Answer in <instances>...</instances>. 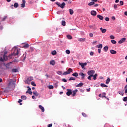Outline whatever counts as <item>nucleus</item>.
Instances as JSON below:
<instances>
[{"instance_id":"52","label":"nucleus","mask_w":127,"mask_h":127,"mask_svg":"<svg viewBox=\"0 0 127 127\" xmlns=\"http://www.w3.org/2000/svg\"><path fill=\"white\" fill-rule=\"evenodd\" d=\"M76 79L74 77H70L69 79V81H72V80H75Z\"/></svg>"},{"instance_id":"57","label":"nucleus","mask_w":127,"mask_h":127,"mask_svg":"<svg viewBox=\"0 0 127 127\" xmlns=\"http://www.w3.org/2000/svg\"><path fill=\"white\" fill-rule=\"evenodd\" d=\"M62 81H63V82H64L65 83H66V82H67V80H66V79H65V78H63L62 79Z\"/></svg>"},{"instance_id":"58","label":"nucleus","mask_w":127,"mask_h":127,"mask_svg":"<svg viewBox=\"0 0 127 127\" xmlns=\"http://www.w3.org/2000/svg\"><path fill=\"white\" fill-rule=\"evenodd\" d=\"M93 36H94V35L93 34V33H90L89 34V36H90V37H93Z\"/></svg>"},{"instance_id":"16","label":"nucleus","mask_w":127,"mask_h":127,"mask_svg":"<svg viewBox=\"0 0 127 127\" xmlns=\"http://www.w3.org/2000/svg\"><path fill=\"white\" fill-rule=\"evenodd\" d=\"M100 86L102 87V88H108V85L105 84L104 83H101L100 84Z\"/></svg>"},{"instance_id":"26","label":"nucleus","mask_w":127,"mask_h":127,"mask_svg":"<svg viewBox=\"0 0 127 127\" xmlns=\"http://www.w3.org/2000/svg\"><path fill=\"white\" fill-rule=\"evenodd\" d=\"M72 76H74V77H78V76H79V74L77 72H74L72 74Z\"/></svg>"},{"instance_id":"17","label":"nucleus","mask_w":127,"mask_h":127,"mask_svg":"<svg viewBox=\"0 0 127 127\" xmlns=\"http://www.w3.org/2000/svg\"><path fill=\"white\" fill-rule=\"evenodd\" d=\"M84 85V83L80 82L77 85H76V87H82Z\"/></svg>"},{"instance_id":"56","label":"nucleus","mask_w":127,"mask_h":127,"mask_svg":"<svg viewBox=\"0 0 127 127\" xmlns=\"http://www.w3.org/2000/svg\"><path fill=\"white\" fill-rule=\"evenodd\" d=\"M105 20L106 21H109L110 20V18H109V17H106Z\"/></svg>"},{"instance_id":"60","label":"nucleus","mask_w":127,"mask_h":127,"mask_svg":"<svg viewBox=\"0 0 127 127\" xmlns=\"http://www.w3.org/2000/svg\"><path fill=\"white\" fill-rule=\"evenodd\" d=\"M25 7V4L22 3L21 4V7Z\"/></svg>"},{"instance_id":"20","label":"nucleus","mask_w":127,"mask_h":127,"mask_svg":"<svg viewBox=\"0 0 127 127\" xmlns=\"http://www.w3.org/2000/svg\"><path fill=\"white\" fill-rule=\"evenodd\" d=\"M103 49H104L105 52H107L108 50H109V47L105 46V47H104Z\"/></svg>"},{"instance_id":"42","label":"nucleus","mask_w":127,"mask_h":127,"mask_svg":"<svg viewBox=\"0 0 127 127\" xmlns=\"http://www.w3.org/2000/svg\"><path fill=\"white\" fill-rule=\"evenodd\" d=\"M125 94H127V84L126 85V86H125Z\"/></svg>"},{"instance_id":"3","label":"nucleus","mask_w":127,"mask_h":127,"mask_svg":"<svg viewBox=\"0 0 127 127\" xmlns=\"http://www.w3.org/2000/svg\"><path fill=\"white\" fill-rule=\"evenodd\" d=\"M19 53V51H18V49H15L13 52V55L16 56V55H18Z\"/></svg>"},{"instance_id":"31","label":"nucleus","mask_w":127,"mask_h":127,"mask_svg":"<svg viewBox=\"0 0 127 127\" xmlns=\"http://www.w3.org/2000/svg\"><path fill=\"white\" fill-rule=\"evenodd\" d=\"M79 65L81 66V67L82 69H84V67H85V65H84V64L83 63H79Z\"/></svg>"},{"instance_id":"6","label":"nucleus","mask_w":127,"mask_h":127,"mask_svg":"<svg viewBox=\"0 0 127 127\" xmlns=\"http://www.w3.org/2000/svg\"><path fill=\"white\" fill-rule=\"evenodd\" d=\"M126 40L127 39L126 38H123L118 42V43H119V44H122V43H124Z\"/></svg>"},{"instance_id":"2","label":"nucleus","mask_w":127,"mask_h":127,"mask_svg":"<svg viewBox=\"0 0 127 127\" xmlns=\"http://www.w3.org/2000/svg\"><path fill=\"white\" fill-rule=\"evenodd\" d=\"M12 59V55H9L8 57L6 55H3V59L4 61H6V60H8V59Z\"/></svg>"},{"instance_id":"44","label":"nucleus","mask_w":127,"mask_h":127,"mask_svg":"<svg viewBox=\"0 0 127 127\" xmlns=\"http://www.w3.org/2000/svg\"><path fill=\"white\" fill-rule=\"evenodd\" d=\"M0 61L1 62H3V61H4V59L2 58V57H0Z\"/></svg>"},{"instance_id":"46","label":"nucleus","mask_w":127,"mask_h":127,"mask_svg":"<svg viewBox=\"0 0 127 127\" xmlns=\"http://www.w3.org/2000/svg\"><path fill=\"white\" fill-rule=\"evenodd\" d=\"M57 73L58 74V75H62V71H58Z\"/></svg>"},{"instance_id":"38","label":"nucleus","mask_w":127,"mask_h":127,"mask_svg":"<svg viewBox=\"0 0 127 127\" xmlns=\"http://www.w3.org/2000/svg\"><path fill=\"white\" fill-rule=\"evenodd\" d=\"M66 36L68 39H72V36L70 35H67Z\"/></svg>"},{"instance_id":"53","label":"nucleus","mask_w":127,"mask_h":127,"mask_svg":"<svg viewBox=\"0 0 127 127\" xmlns=\"http://www.w3.org/2000/svg\"><path fill=\"white\" fill-rule=\"evenodd\" d=\"M120 5H124V1H120Z\"/></svg>"},{"instance_id":"50","label":"nucleus","mask_w":127,"mask_h":127,"mask_svg":"<svg viewBox=\"0 0 127 127\" xmlns=\"http://www.w3.org/2000/svg\"><path fill=\"white\" fill-rule=\"evenodd\" d=\"M49 89H54V86H53V85H50L49 86Z\"/></svg>"},{"instance_id":"28","label":"nucleus","mask_w":127,"mask_h":127,"mask_svg":"<svg viewBox=\"0 0 127 127\" xmlns=\"http://www.w3.org/2000/svg\"><path fill=\"white\" fill-rule=\"evenodd\" d=\"M85 40H86V38H80L78 39V41H79L80 42L82 41H85Z\"/></svg>"},{"instance_id":"15","label":"nucleus","mask_w":127,"mask_h":127,"mask_svg":"<svg viewBox=\"0 0 127 127\" xmlns=\"http://www.w3.org/2000/svg\"><path fill=\"white\" fill-rule=\"evenodd\" d=\"M39 108L40 110H41L42 112H44L45 110L44 109V107H43L41 105H39Z\"/></svg>"},{"instance_id":"25","label":"nucleus","mask_w":127,"mask_h":127,"mask_svg":"<svg viewBox=\"0 0 127 127\" xmlns=\"http://www.w3.org/2000/svg\"><path fill=\"white\" fill-rule=\"evenodd\" d=\"M69 13L71 15H72L74 13V11L73 9H69Z\"/></svg>"},{"instance_id":"37","label":"nucleus","mask_w":127,"mask_h":127,"mask_svg":"<svg viewBox=\"0 0 127 127\" xmlns=\"http://www.w3.org/2000/svg\"><path fill=\"white\" fill-rule=\"evenodd\" d=\"M31 85H32V86H34L35 87H36V84H35V82H34V81H32L31 82Z\"/></svg>"},{"instance_id":"40","label":"nucleus","mask_w":127,"mask_h":127,"mask_svg":"<svg viewBox=\"0 0 127 127\" xmlns=\"http://www.w3.org/2000/svg\"><path fill=\"white\" fill-rule=\"evenodd\" d=\"M111 42L113 44H116V43H117V41H116L115 40H111Z\"/></svg>"},{"instance_id":"24","label":"nucleus","mask_w":127,"mask_h":127,"mask_svg":"<svg viewBox=\"0 0 127 127\" xmlns=\"http://www.w3.org/2000/svg\"><path fill=\"white\" fill-rule=\"evenodd\" d=\"M14 7H15V8L18 7V3H17V2L14 3Z\"/></svg>"},{"instance_id":"54","label":"nucleus","mask_w":127,"mask_h":127,"mask_svg":"<svg viewBox=\"0 0 127 127\" xmlns=\"http://www.w3.org/2000/svg\"><path fill=\"white\" fill-rule=\"evenodd\" d=\"M114 7L116 9L118 8V5L116 4H115L114 5Z\"/></svg>"},{"instance_id":"55","label":"nucleus","mask_w":127,"mask_h":127,"mask_svg":"<svg viewBox=\"0 0 127 127\" xmlns=\"http://www.w3.org/2000/svg\"><path fill=\"white\" fill-rule=\"evenodd\" d=\"M110 38L111 39H115V36H114V35H111Z\"/></svg>"},{"instance_id":"43","label":"nucleus","mask_w":127,"mask_h":127,"mask_svg":"<svg viewBox=\"0 0 127 127\" xmlns=\"http://www.w3.org/2000/svg\"><path fill=\"white\" fill-rule=\"evenodd\" d=\"M93 75H89L88 77H87V79L88 80H91V78H92V77H93Z\"/></svg>"},{"instance_id":"22","label":"nucleus","mask_w":127,"mask_h":127,"mask_svg":"<svg viewBox=\"0 0 127 127\" xmlns=\"http://www.w3.org/2000/svg\"><path fill=\"white\" fill-rule=\"evenodd\" d=\"M110 82H111V79L108 77L106 80V84L108 85L110 83Z\"/></svg>"},{"instance_id":"4","label":"nucleus","mask_w":127,"mask_h":127,"mask_svg":"<svg viewBox=\"0 0 127 127\" xmlns=\"http://www.w3.org/2000/svg\"><path fill=\"white\" fill-rule=\"evenodd\" d=\"M33 77L30 76L27 78V79L26 80V83H29V82H31V81H33Z\"/></svg>"},{"instance_id":"59","label":"nucleus","mask_w":127,"mask_h":127,"mask_svg":"<svg viewBox=\"0 0 127 127\" xmlns=\"http://www.w3.org/2000/svg\"><path fill=\"white\" fill-rule=\"evenodd\" d=\"M90 55L91 56H93L94 55V52H91L90 53Z\"/></svg>"},{"instance_id":"14","label":"nucleus","mask_w":127,"mask_h":127,"mask_svg":"<svg viewBox=\"0 0 127 127\" xmlns=\"http://www.w3.org/2000/svg\"><path fill=\"white\" fill-rule=\"evenodd\" d=\"M100 30L102 33H106L107 32V29H103V28H100Z\"/></svg>"},{"instance_id":"1","label":"nucleus","mask_w":127,"mask_h":127,"mask_svg":"<svg viewBox=\"0 0 127 127\" xmlns=\"http://www.w3.org/2000/svg\"><path fill=\"white\" fill-rule=\"evenodd\" d=\"M56 4L58 5V6H60L61 8H64V7H65V5H66V4L64 2H63L62 4H60L59 2H56Z\"/></svg>"},{"instance_id":"30","label":"nucleus","mask_w":127,"mask_h":127,"mask_svg":"<svg viewBox=\"0 0 127 127\" xmlns=\"http://www.w3.org/2000/svg\"><path fill=\"white\" fill-rule=\"evenodd\" d=\"M97 48L102 49V48H103V45H102V44L98 45L97 46Z\"/></svg>"},{"instance_id":"21","label":"nucleus","mask_w":127,"mask_h":127,"mask_svg":"<svg viewBox=\"0 0 127 127\" xmlns=\"http://www.w3.org/2000/svg\"><path fill=\"white\" fill-rule=\"evenodd\" d=\"M33 94L35 96H36V97L39 96V93H38L37 92V91H34V92H33Z\"/></svg>"},{"instance_id":"19","label":"nucleus","mask_w":127,"mask_h":127,"mask_svg":"<svg viewBox=\"0 0 127 127\" xmlns=\"http://www.w3.org/2000/svg\"><path fill=\"white\" fill-rule=\"evenodd\" d=\"M110 53H111V54H117V51L114 50H111Z\"/></svg>"},{"instance_id":"64","label":"nucleus","mask_w":127,"mask_h":127,"mask_svg":"<svg viewBox=\"0 0 127 127\" xmlns=\"http://www.w3.org/2000/svg\"><path fill=\"white\" fill-rule=\"evenodd\" d=\"M98 53H99L100 54V53H101V49H98Z\"/></svg>"},{"instance_id":"8","label":"nucleus","mask_w":127,"mask_h":127,"mask_svg":"<svg viewBox=\"0 0 127 127\" xmlns=\"http://www.w3.org/2000/svg\"><path fill=\"white\" fill-rule=\"evenodd\" d=\"M67 96H70L72 95V90L67 89V92H66Z\"/></svg>"},{"instance_id":"9","label":"nucleus","mask_w":127,"mask_h":127,"mask_svg":"<svg viewBox=\"0 0 127 127\" xmlns=\"http://www.w3.org/2000/svg\"><path fill=\"white\" fill-rule=\"evenodd\" d=\"M22 44H25L23 46V48H28V47H29V44L28 43L25 44V43H23Z\"/></svg>"},{"instance_id":"33","label":"nucleus","mask_w":127,"mask_h":127,"mask_svg":"<svg viewBox=\"0 0 127 127\" xmlns=\"http://www.w3.org/2000/svg\"><path fill=\"white\" fill-rule=\"evenodd\" d=\"M82 115L83 116V117H84V118H87V117H88V115H87V114H86V113L83 112L82 113Z\"/></svg>"},{"instance_id":"48","label":"nucleus","mask_w":127,"mask_h":127,"mask_svg":"<svg viewBox=\"0 0 127 127\" xmlns=\"http://www.w3.org/2000/svg\"><path fill=\"white\" fill-rule=\"evenodd\" d=\"M65 52H66V54H69L70 53V50H66Z\"/></svg>"},{"instance_id":"41","label":"nucleus","mask_w":127,"mask_h":127,"mask_svg":"<svg viewBox=\"0 0 127 127\" xmlns=\"http://www.w3.org/2000/svg\"><path fill=\"white\" fill-rule=\"evenodd\" d=\"M12 71L14 72L15 73H16V72H17V69L16 68H13L12 69Z\"/></svg>"},{"instance_id":"61","label":"nucleus","mask_w":127,"mask_h":127,"mask_svg":"<svg viewBox=\"0 0 127 127\" xmlns=\"http://www.w3.org/2000/svg\"><path fill=\"white\" fill-rule=\"evenodd\" d=\"M112 19H113V20H116V17H115V16H112Z\"/></svg>"},{"instance_id":"27","label":"nucleus","mask_w":127,"mask_h":127,"mask_svg":"<svg viewBox=\"0 0 127 127\" xmlns=\"http://www.w3.org/2000/svg\"><path fill=\"white\" fill-rule=\"evenodd\" d=\"M28 94H29V95H32V91H31V88H29L28 89Z\"/></svg>"},{"instance_id":"12","label":"nucleus","mask_w":127,"mask_h":127,"mask_svg":"<svg viewBox=\"0 0 127 127\" xmlns=\"http://www.w3.org/2000/svg\"><path fill=\"white\" fill-rule=\"evenodd\" d=\"M77 92H78V90L75 89V90L72 91V97H75L76 95V94L77 93Z\"/></svg>"},{"instance_id":"34","label":"nucleus","mask_w":127,"mask_h":127,"mask_svg":"<svg viewBox=\"0 0 127 127\" xmlns=\"http://www.w3.org/2000/svg\"><path fill=\"white\" fill-rule=\"evenodd\" d=\"M97 76H98L97 74H95V75L93 74V80H96L97 79Z\"/></svg>"},{"instance_id":"10","label":"nucleus","mask_w":127,"mask_h":127,"mask_svg":"<svg viewBox=\"0 0 127 127\" xmlns=\"http://www.w3.org/2000/svg\"><path fill=\"white\" fill-rule=\"evenodd\" d=\"M91 15L96 16V15H97V12L95 10H92L91 11Z\"/></svg>"},{"instance_id":"11","label":"nucleus","mask_w":127,"mask_h":127,"mask_svg":"<svg viewBox=\"0 0 127 127\" xmlns=\"http://www.w3.org/2000/svg\"><path fill=\"white\" fill-rule=\"evenodd\" d=\"M26 58V53H25V54H24L23 55V56H22V61H25Z\"/></svg>"},{"instance_id":"13","label":"nucleus","mask_w":127,"mask_h":127,"mask_svg":"<svg viewBox=\"0 0 127 127\" xmlns=\"http://www.w3.org/2000/svg\"><path fill=\"white\" fill-rule=\"evenodd\" d=\"M97 18L100 19V20H103V19H104V17H103V16H102L101 15H97Z\"/></svg>"},{"instance_id":"5","label":"nucleus","mask_w":127,"mask_h":127,"mask_svg":"<svg viewBox=\"0 0 127 127\" xmlns=\"http://www.w3.org/2000/svg\"><path fill=\"white\" fill-rule=\"evenodd\" d=\"M88 75H89L91 76V75H94L95 74V70H91L87 72Z\"/></svg>"},{"instance_id":"45","label":"nucleus","mask_w":127,"mask_h":127,"mask_svg":"<svg viewBox=\"0 0 127 127\" xmlns=\"http://www.w3.org/2000/svg\"><path fill=\"white\" fill-rule=\"evenodd\" d=\"M30 50L31 52H32L34 51V49H33V47H30Z\"/></svg>"},{"instance_id":"62","label":"nucleus","mask_w":127,"mask_h":127,"mask_svg":"<svg viewBox=\"0 0 127 127\" xmlns=\"http://www.w3.org/2000/svg\"><path fill=\"white\" fill-rule=\"evenodd\" d=\"M52 127V124H50L48 125V127Z\"/></svg>"},{"instance_id":"63","label":"nucleus","mask_w":127,"mask_h":127,"mask_svg":"<svg viewBox=\"0 0 127 127\" xmlns=\"http://www.w3.org/2000/svg\"><path fill=\"white\" fill-rule=\"evenodd\" d=\"M21 102H22V100L21 99H19V100L18 101V103H21Z\"/></svg>"},{"instance_id":"23","label":"nucleus","mask_w":127,"mask_h":127,"mask_svg":"<svg viewBox=\"0 0 127 127\" xmlns=\"http://www.w3.org/2000/svg\"><path fill=\"white\" fill-rule=\"evenodd\" d=\"M7 17V16H4L3 18H1V21H4L6 19Z\"/></svg>"},{"instance_id":"39","label":"nucleus","mask_w":127,"mask_h":127,"mask_svg":"<svg viewBox=\"0 0 127 127\" xmlns=\"http://www.w3.org/2000/svg\"><path fill=\"white\" fill-rule=\"evenodd\" d=\"M21 99H22V100H26V96H22L21 97Z\"/></svg>"},{"instance_id":"29","label":"nucleus","mask_w":127,"mask_h":127,"mask_svg":"<svg viewBox=\"0 0 127 127\" xmlns=\"http://www.w3.org/2000/svg\"><path fill=\"white\" fill-rule=\"evenodd\" d=\"M73 71V69H72V68H69L68 70H67V73H68V74H70V73H71L72 71Z\"/></svg>"},{"instance_id":"18","label":"nucleus","mask_w":127,"mask_h":127,"mask_svg":"<svg viewBox=\"0 0 127 127\" xmlns=\"http://www.w3.org/2000/svg\"><path fill=\"white\" fill-rule=\"evenodd\" d=\"M50 64L51 65L54 66V65H55V61H54V60L51 61L50 62Z\"/></svg>"},{"instance_id":"47","label":"nucleus","mask_w":127,"mask_h":127,"mask_svg":"<svg viewBox=\"0 0 127 127\" xmlns=\"http://www.w3.org/2000/svg\"><path fill=\"white\" fill-rule=\"evenodd\" d=\"M119 94H120V95H121V96H124V92H122V91H119Z\"/></svg>"},{"instance_id":"7","label":"nucleus","mask_w":127,"mask_h":127,"mask_svg":"<svg viewBox=\"0 0 127 127\" xmlns=\"http://www.w3.org/2000/svg\"><path fill=\"white\" fill-rule=\"evenodd\" d=\"M79 76H81V79L82 80H84V79H85V76H86V74H84V73L83 72H80L79 73Z\"/></svg>"},{"instance_id":"32","label":"nucleus","mask_w":127,"mask_h":127,"mask_svg":"<svg viewBox=\"0 0 127 127\" xmlns=\"http://www.w3.org/2000/svg\"><path fill=\"white\" fill-rule=\"evenodd\" d=\"M62 25L63 26H65V25H66V22L65 21H62Z\"/></svg>"},{"instance_id":"49","label":"nucleus","mask_w":127,"mask_h":127,"mask_svg":"<svg viewBox=\"0 0 127 127\" xmlns=\"http://www.w3.org/2000/svg\"><path fill=\"white\" fill-rule=\"evenodd\" d=\"M68 74H69V73L68 72V71H65L63 73V75H68Z\"/></svg>"},{"instance_id":"35","label":"nucleus","mask_w":127,"mask_h":127,"mask_svg":"<svg viewBox=\"0 0 127 127\" xmlns=\"http://www.w3.org/2000/svg\"><path fill=\"white\" fill-rule=\"evenodd\" d=\"M52 55H56V54H57V52H56V51H53L52 52Z\"/></svg>"},{"instance_id":"51","label":"nucleus","mask_w":127,"mask_h":127,"mask_svg":"<svg viewBox=\"0 0 127 127\" xmlns=\"http://www.w3.org/2000/svg\"><path fill=\"white\" fill-rule=\"evenodd\" d=\"M124 102H127V97H125L123 99Z\"/></svg>"},{"instance_id":"36","label":"nucleus","mask_w":127,"mask_h":127,"mask_svg":"<svg viewBox=\"0 0 127 127\" xmlns=\"http://www.w3.org/2000/svg\"><path fill=\"white\" fill-rule=\"evenodd\" d=\"M95 4V2L92 1L88 3V5H94Z\"/></svg>"}]
</instances>
